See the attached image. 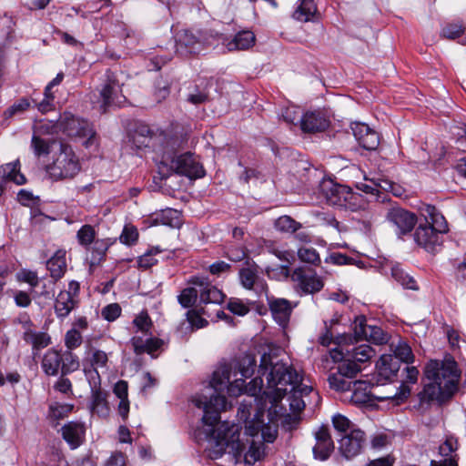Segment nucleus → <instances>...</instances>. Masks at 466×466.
I'll return each instance as SVG.
<instances>
[{
  "label": "nucleus",
  "instance_id": "f257e3e1",
  "mask_svg": "<svg viewBox=\"0 0 466 466\" xmlns=\"http://www.w3.org/2000/svg\"><path fill=\"white\" fill-rule=\"evenodd\" d=\"M259 373L266 376L267 389L263 391L268 400V415L288 430H293L299 422V412L305 408L303 396L311 392L312 388L302 385L301 375L292 366L283 361H273L269 353L260 358Z\"/></svg>",
  "mask_w": 466,
  "mask_h": 466
},
{
  "label": "nucleus",
  "instance_id": "f03ea898",
  "mask_svg": "<svg viewBox=\"0 0 466 466\" xmlns=\"http://www.w3.org/2000/svg\"><path fill=\"white\" fill-rule=\"evenodd\" d=\"M194 404L204 411L202 422L208 427L205 430L207 437L215 443V458L220 457L228 451L233 456L235 463L240 461L243 457L245 463L252 465L262 457L264 451L260 445H256L255 441H252L248 451L243 454L246 445L239 439L238 425L223 421L214 429L220 420V412L226 409L225 396H211L209 401L207 397L200 396L194 400Z\"/></svg>",
  "mask_w": 466,
  "mask_h": 466
},
{
  "label": "nucleus",
  "instance_id": "7ed1b4c3",
  "mask_svg": "<svg viewBox=\"0 0 466 466\" xmlns=\"http://www.w3.org/2000/svg\"><path fill=\"white\" fill-rule=\"evenodd\" d=\"M256 366V359L251 354H245L239 360H234L229 363L220 364L214 370L210 381V387L214 392L208 395H196L193 400L198 397L205 396L209 401L211 396H222L221 392L227 390L230 396H238L243 393L244 386H246L243 378H248L253 375ZM194 402V400H192Z\"/></svg>",
  "mask_w": 466,
  "mask_h": 466
},
{
  "label": "nucleus",
  "instance_id": "20e7f679",
  "mask_svg": "<svg viewBox=\"0 0 466 466\" xmlns=\"http://www.w3.org/2000/svg\"><path fill=\"white\" fill-rule=\"evenodd\" d=\"M80 171L78 156L71 146L63 143L59 151L55 153L53 162L46 167V175L52 181L73 179Z\"/></svg>",
  "mask_w": 466,
  "mask_h": 466
},
{
  "label": "nucleus",
  "instance_id": "39448f33",
  "mask_svg": "<svg viewBox=\"0 0 466 466\" xmlns=\"http://www.w3.org/2000/svg\"><path fill=\"white\" fill-rule=\"evenodd\" d=\"M193 287L184 289L177 299L180 305L185 308L192 307L199 295V300L202 304H221L224 301L225 295L216 286L212 285L207 278L192 277L188 281Z\"/></svg>",
  "mask_w": 466,
  "mask_h": 466
},
{
  "label": "nucleus",
  "instance_id": "423d86ee",
  "mask_svg": "<svg viewBox=\"0 0 466 466\" xmlns=\"http://www.w3.org/2000/svg\"><path fill=\"white\" fill-rule=\"evenodd\" d=\"M461 370L455 359L446 353L439 363V405L451 402L460 391Z\"/></svg>",
  "mask_w": 466,
  "mask_h": 466
},
{
  "label": "nucleus",
  "instance_id": "0eeeda50",
  "mask_svg": "<svg viewBox=\"0 0 466 466\" xmlns=\"http://www.w3.org/2000/svg\"><path fill=\"white\" fill-rule=\"evenodd\" d=\"M58 128L66 136L83 140L82 144L89 148L96 144V132L93 127L85 119L75 116L69 112L61 115Z\"/></svg>",
  "mask_w": 466,
  "mask_h": 466
},
{
  "label": "nucleus",
  "instance_id": "6e6552de",
  "mask_svg": "<svg viewBox=\"0 0 466 466\" xmlns=\"http://www.w3.org/2000/svg\"><path fill=\"white\" fill-rule=\"evenodd\" d=\"M104 76L98 90L99 96L96 101H94L100 113H106L109 108L120 106L126 100L116 75L107 70Z\"/></svg>",
  "mask_w": 466,
  "mask_h": 466
},
{
  "label": "nucleus",
  "instance_id": "1a4fd4ad",
  "mask_svg": "<svg viewBox=\"0 0 466 466\" xmlns=\"http://www.w3.org/2000/svg\"><path fill=\"white\" fill-rule=\"evenodd\" d=\"M352 325L356 340L366 339L377 345L385 344L389 340V335L381 328L367 324L365 316L356 317Z\"/></svg>",
  "mask_w": 466,
  "mask_h": 466
},
{
  "label": "nucleus",
  "instance_id": "9d476101",
  "mask_svg": "<svg viewBox=\"0 0 466 466\" xmlns=\"http://www.w3.org/2000/svg\"><path fill=\"white\" fill-rule=\"evenodd\" d=\"M423 390L419 393L420 405L427 408L437 400V360H431L424 369Z\"/></svg>",
  "mask_w": 466,
  "mask_h": 466
},
{
  "label": "nucleus",
  "instance_id": "9b49d317",
  "mask_svg": "<svg viewBox=\"0 0 466 466\" xmlns=\"http://www.w3.org/2000/svg\"><path fill=\"white\" fill-rule=\"evenodd\" d=\"M170 169L190 179L199 178L205 175L203 167L189 153L174 157L170 163Z\"/></svg>",
  "mask_w": 466,
  "mask_h": 466
},
{
  "label": "nucleus",
  "instance_id": "f8f14e48",
  "mask_svg": "<svg viewBox=\"0 0 466 466\" xmlns=\"http://www.w3.org/2000/svg\"><path fill=\"white\" fill-rule=\"evenodd\" d=\"M291 279L295 281L302 292L313 294L320 291L324 287L322 277L311 269L299 267L294 269Z\"/></svg>",
  "mask_w": 466,
  "mask_h": 466
},
{
  "label": "nucleus",
  "instance_id": "ddd939ff",
  "mask_svg": "<svg viewBox=\"0 0 466 466\" xmlns=\"http://www.w3.org/2000/svg\"><path fill=\"white\" fill-rule=\"evenodd\" d=\"M366 443L364 431L360 430H351L344 434L339 441V451L346 459L350 460L359 455Z\"/></svg>",
  "mask_w": 466,
  "mask_h": 466
},
{
  "label": "nucleus",
  "instance_id": "4468645a",
  "mask_svg": "<svg viewBox=\"0 0 466 466\" xmlns=\"http://www.w3.org/2000/svg\"><path fill=\"white\" fill-rule=\"evenodd\" d=\"M269 416V421L264 423L263 420L256 419L246 423V434L251 437H258L263 441L272 443L278 436V423L273 415Z\"/></svg>",
  "mask_w": 466,
  "mask_h": 466
},
{
  "label": "nucleus",
  "instance_id": "2eb2a0df",
  "mask_svg": "<svg viewBox=\"0 0 466 466\" xmlns=\"http://www.w3.org/2000/svg\"><path fill=\"white\" fill-rule=\"evenodd\" d=\"M387 218L398 228L401 235L411 232L418 220L414 213L400 207L390 208L387 213Z\"/></svg>",
  "mask_w": 466,
  "mask_h": 466
},
{
  "label": "nucleus",
  "instance_id": "dca6fc26",
  "mask_svg": "<svg viewBox=\"0 0 466 466\" xmlns=\"http://www.w3.org/2000/svg\"><path fill=\"white\" fill-rule=\"evenodd\" d=\"M458 449V439L452 434H445L443 442L439 445V466H459Z\"/></svg>",
  "mask_w": 466,
  "mask_h": 466
},
{
  "label": "nucleus",
  "instance_id": "f3484780",
  "mask_svg": "<svg viewBox=\"0 0 466 466\" xmlns=\"http://www.w3.org/2000/svg\"><path fill=\"white\" fill-rule=\"evenodd\" d=\"M330 356L335 362L341 361L338 372L346 378L352 379L361 370L360 365L344 352V347L340 343L330 351Z\"/></svg>",
  "mask_w": 466,
  "mask_h": 466
},
{
  "label": "nucleus",
  "instance_id": "a211bd4d",
  "mask_svg": "<svg viewBox=\"0 0 466 466\" xmlns=\"http://www.w3.org/2000/svg\"><path fill=\"white\" fill-rule=\"evenodd\" d=\"M316 444L313 447L314 457L326 461L334 451V443L327 427L321 426L315 432Z\"/></svg>",
  "mask_w": 466,
  "mask_h": 466
},
{
  "label": "nucleus",
  "instance_id": "6ab92c4d",
  "mask_svg": "<svg viewBox=\"0 0 466 466\" xmlns=\"http://www.w3.org/2000/svg\"><path fill=\"white\" fill-rule=\"evenodd\" d=\"M377 383L393 380L400 370V361L390 354H383L377 362Z\"/></svg>",
  "mask_w": 466,
  "mask_h": 466
},
{
  "label": "nucleus",
  "instance_id": "aec40b11",
  "mask_svg": "<svg viewBox=\"0 0 466 466\" xmlns=\"http://www.w3.org/2000/svg\"><path fill=\"white\" fill-rule=\"evenodd\" d=\"M415 241L430 253H435L437 244V230L434 225L420 223L414 234Z\"/></svg>",
  "mask_w": 466,
  "mask_h": 466
},
{
  "label": "nucleus",
  "instance_id": "412c9836",
  "mask_svg": "<svg viewBox=\"0 0 466 466\" xmlns=\"http://www.w3.org/2000/svg\"><path fill=\"white\" fill-rule=\"evenodd\" d=\"M61 433L71 449H76L85 440L86 428L82 422L69 421L61 428Z\"/></svg>",
  "mask_w": 466,
  "mask_h": 466
},
{
  "label": "nucleus",
  "instance_id": "4be33fe9",
  "mask_svg": "<svg viewBox=\"0 0 466 466\" xmlns=\"http://www.w3.org/2000/svg\"><path fill=\"white\" fill-rule=\"evenodd\" d=\"M328 118L319 111L307 112L300 119V127L303 132L316 133L326 130L329 127Z\"/></svg>",
  "mask_w": 466,
  "mask_h": 466
},
{
  "label": "nucleus",
  "instance_id": "5701e85b",
  "mask_svg": "<svg viewBox=\"0 0 466 466\" xmlns=\"http://www.w3.org/2000/svg\"><path fill=\"white\" fill-rule=\"evenodd\" d=\"M130 342L137 355L143 353L153 355L164 344L162 339L152 337L151 334L148 336L134 335Z\"/></svg>",
  "mask_w": 466,
  "mask_h": 466
},
{
  "label": "nucleus",
  "instance_id": "b1692460",
  "mask_svg": "<svg viewBox=\"0 0 466 466\" xmlns=\"http://www.w3.org/2000/svg\"><path fill=\"white\" fill-rule=\"evenodd\" d=\"M268 304L273 319L280 326L285 327L289 323L292 311L290 302L285 299H273Z\"/></svg>",
  "mask_w": 466,
  "mask_h": 466
},
{
  "label": "nucleus",
  "instance_id": "393cba45",
  "mask_svg": "<svg viewBox=\"0 0 466 466\" xmlns=\"http://www.w3.org/2000/svg\"><path fill=\"white\" fill-rule=\"evenodd\" d=\"M31 326V320L26 319L24 322L25 330L23 334V339L26 343L31 344L35 350L47 347L51 343L50 336L46 332H36L30 329Z\"/></svg>",
  "mask_w": 466,
  "mask_h": 466
},
{
  "label": "nucleus",
  "instance_id": "a878e982",
  "mask_svg": "<svg viewBox=\"0 0 466 466\" xmlns=\"http://www.w3.org/2000/svg\"><path fill=\"white\" fill-rule=\"evenodd\" d=\"M406 379L405 382H402L400 387L397 389V391L394 395H387L381 396V400H396L397 401H402L406 400L410 394V387L406 384L409 383H416L419 376V370L416 367H406Z\"/></svg>",
  "mask_w": 466,
  "mask_h": 466
},
{
  "label": "nucleus",
  "instance_id": "bb28decb",
  "mask_svg": "<svg viewBox=\"0 0 466 466\" xmlns=\"http://www.w3.org/2000/svg\"><path fill=\"white\" fill-rule=\"evenodd\" d=\"M320 188L328 204L338 208L341 206L339 200H342L346 186L334 183L332 180H326L321 183Z\"/></svg>",
  "mask_w": 466,
  "mask_h": 466
},
{
  "label": "nucleus",
  "instance_id": "cd10ccee",
  "mask_svg": "<svg viewBox=\"0 0 466 466\" xmlns=\"http://www.w3.org/2000/svg\"><path fill=\"white\" fill-rule=\"evenodd\" d=\"M374 385L364 381L355 380L353 381L351 390V400L355 403H367L370 401L371 398H377L380 400V397H377L373 392ZM380 400H382L380 399Z\"/></svg>",
  "mask_w": 466,
  "mask_h": 466
},
{
  "label": "nucleus",
  "instance_id": "c85d7f7f",
  "mask_svg": "<svg viewBox=\"0 0 466 466\" xmlns=\"http://www.w3.org/2000/svg\"><path fill=\"white\" fill-rule=\"evenodd\" d=\"M20 169L21 164L19 160L2 165L0 167V177L3 182H13L18 186L25 184L26 178Z\"/></svg>",
  "mask_w": 466,
  "mask_h": 466
},
{
  "label": "nucleus",
  "instance_id": "c756f323",
  "mask_svg": "<svg viewBox=\"0 0 466 466\" xmlns=\"http://www.w3.org/2000/svg\"><path fill=\"white\" fill-rule=\"evenodd\" d=\"M66 250L58 249L46 262V268L50 271V276L56 281L60 279L66 271Z\"/></svg>",
  "mask_w": 466,
  "mask_h": 466
},
{
  "label": "nucleus",
  "instance_id": "7c9ffc66",
  "mask_svg": "<svg viewBox=\"0 0 466 466\" xmlns=\"http://www.w3.org/2000/svg\"><path fill=\"white\" fill-rule=\"evenodd\" d=\"M255 35L251 31H241L233 39L228 40L225 46L230 52L247 50L255 44Z\"/></svg>",
  "mask_w": 466,
  "mask_h": 466
},
{
  "label": "nucleus",
  "instance_id": "2f4dec72",
  "mask_svg": "<svg viewBox=\"0 0 466 466\" xmlns=\"http://www.w3.org/2000/svg\"><path fill=\"white\" fill-rule=\"evenodd\" d=\"M76 299L66 291H60L55 302V312L60 319H64L76 308Z\"/></svg>",
  "mask_w": 466,
  "mask_h": 466
},
{
  "label": "nucleus",
  "instance_id": "473e14b6",
  "mask_svg": "<svg viewBox=\"0 0 466 466\" xmlns=\"http://www.w3.org/2000/svg\"><path fill=\"white\" fill-rule=\"evenodd\" d=\"M61 353L54 349L48 350L42 360V369L46 375L55 376L61 367Z\"/></svg>",
  "mask_w": 466,
  "mask_h": 466
},
{
  "label": "nucleus",
  "instance_id": "72a5a7b5",
  "mask_svg": "<svg viewBox=\"0 0 466 466\" xmlns=\"http://www.w3.org/2000/svg\"><path fill=\"white\" fill-rule=\"evenodd\" d=\"M317 14L313 0H301L293 13V18L300 22L311 21Z\"/></svg>",
  "mask_w": 466,
  "mask_h": 466
},
{
  "label": "nucleus",
  "instance_id": "f704fd0d",
  "mask_svg": "<svg viewBox=\"0 0 466 466\" xmlns=\"http://www.w3.org/2000/svg\"><path fill=\"white\" fill-rule=\"evenodd\" d=\"M344 352L357 363L366 362L374 355L373 349L367 344H361L352 348L351 350L344 349Z\"/></svg>",
  "mask_w": 466,
  "mask_h": 466
},
{
  "label": "nucleus",
  "instance_id": "c9c22d12",
  "mask_svg": "<svg viewBox=\"0 0 466 466\" xmlns=\"http://www.w3.org/2000/svg\"><path fill=\"white\" fill-rule=\"evenodd\" d=\"M275 228L282 233H295L302 225L289 216H281L275 220Z\"/></svg>",
  "mask_w": 466,
  "mask_h": 466
},
{
  "label": "nucleus",
  "instance_id": "e433bc0d",
  "mask_svg": "<svg viewBox=\"0 0 466 466\" xmlns=\"http://www.w3.org/2000/svg\"><path fill=\"white\" fill-rule=\"evenodd\" d=\"M196 37L185 31L182 34H179L177 39V52L180 55H185L186 53H191L194 49V45L197 44Z\"/></svg>",
  "mask_w": 466,
  "mask_h": 466
},
{
  "label": "nucleus",
  "instance_id": "4c0bfd02",
  "mask_svg": "<svg viewBox=\"0 0 466 466\" xmlns=\"http://www.w3.org/2000/svg\"><path fill=\"white\" fill-rule=\"evenodd\" d=\"M133 325L136 329L135 335L141 333L142 336L150 335V329L153 326L152 320L147 311H141L133 319Z\"/></svg>",
  "mask_w": 466,
  "mask_h": 466
},
{
  "label": "nucleus",
  "instance_id": "58836bf2",
  "mask_svg": "<svg viewBox=\"0 0 466 466\" xmlns=\"http://www.w3.org/2000/svg\"><path fill=\"white\" fill-rule=\"evenodd\" d=\"M297 255L299 259L303 263L319 266L321 262L319 252L312 247H300L298 248Z\"/></svg>",
  "mask_w": 466,
  "mask_h": 466
},
{
  "label": "nucleus",
  "instance_id": "ea45409f",
  "mask_svg": "<svg viewBox=\"0 0 466 466\" xmlns=\"http://www.w3.org/2000/svg\"><path fill=\"white\" fill-rule=\"evenodd\" d=\"M96 237L95 228L89 224L83 225L76 232V239L80 246L84 248L89 247Z\"/></svg>",
  "mask_w": 466,
  "mask_h": 466
},
{
  "label": "nucleus",
  "instance_id": "a19ab883",
  "mask_svg": "<svg viewBox=\"0 0 466 466\" xmlns=\"http://www.w3.org/2000/svg\"><path fill=\"white\" fill-rule=\"evenodd\" d=\"M61 357L62 375L71 373L79 369L80 364L78 357L76 354H74L72 350H66L63 354H61Z\"/></svg>",
  "mask_w": 466,
  "mask_h": 466
},
{
  "label": "nucleus",
  "instance_id": "79ce46f5",
  "mask_svg": "<svg viewBox=\"0 0 466 466\" xmlns=\"http://www.w3.org/2000/svg\"><path fill=\"white\" fill-rule=\"evenodd\" d=\"M55 143L54 139H45L39 136L34 135L32 137L31 146L36 157L46 156L50 153L52 145Z\"/></svg>",
  "mask_w": 466,
  "mask_h": 466
},
{
  "label": "nucleus",
  "instance_id": "37998d69",
  "mask_svg": "<svg viewBox=\"0 0 466 466\" xmlns=\"http://www.w3.org/2000/svg\"><path fill=\"white\" fill-rule=\"evenodd\" d=\"M345 376L341 374L334 373L329 376L328 381L329 387L337 391H350L353 381H350L347 380Z\"/></svg>",
  "mask_w": 466,
  "mask_h": 466
},
{
  "label": "nucleus",
  "instance_id": "c03bdc74",
  "mask_svg": "<svg viewBox=\"0 0 466 466\" xmlns=\"http://www.w3.org/2000/svg\"><path fill=\"white\" fill-rule=\"evenodd\" d=\"M92 411L99 416H106L109 409L104 394L100 390H95L92 394Z\"/></svg>",
  "mask_w": 466,
  "mask_h": 466
},
{
  "label": "nucleus",
  "instance_id": "a18cd8bd",
  "mask_svg": "<svg viewBox=\"0 0 466 466\" xmlns=\"http://www.w3.org/2000/svg\"><path fill=\"white\" fill-rule=\"evenodd\" d=\"M391 275L404 288L413 290L418 289L416 280L405 273L401 268L398 267L392 268Z\"/></svg>",
  "mask_w": 466,
  "mask_h": 466
},
{
  "label": "nucleus",
  "instance_id": "49530a36",
  "mask_svg": "<svg viewBox=\"0 0 466 466\" xmlns=\"http://www.w3.org/2000/svg\"><path fill=\"white\" fill-rule=\"evenodd\" d=\"M74 406L67 403H53L49 406V417L59 420L68 416Z\"/></svg>",
  "mask_w": 466,
  "mask_h": 466
},
{
  "label": "nucleus",
  "instance_id": "de8ad7c7",
  "mask_svg": "<svg viewBox=\"0 0 466 466\" xmlns=\"http://www.w3.org/2000/svg\"><path fill=\"white\" fill-rule=\"evenodd\" d=\"M393 357L405 363H410L414 360L411 348L404 341H400L395 347Z\"/></svg>",
  "mask_w": 466,
  "mask_h": 466
},
{
  "label": "nucleus",
  "instance_id": "09e8293b",
  "mask_svg": "<svg viewBox=\"0 0 466 466\" xmlns=\"http://www.w3.org/2000/svg\"><path fill=\"white\" fill-rule=\"evenodd\" d=\"M258 279V271L253 268H245L239 271L241 285L247 289H252Z\"/></svg>",
  "mask_w": 466,
  "mask_h": 466
},
{
  "label": "nucleus",
  "instance_id": "8fccbe9b",
  "mask_svg": "<svg viewBox=\"0 0 466 466\" xmlns=\"http://www.w3.org/2000/svg\"><path fill=\"white\" fill-rule=\"evenodd\" d=\"M450 132L455 139L458 149L466 152V125L464 127L451 126Z\"/></svg>",
  "mask_w": 466,
  "mask_h": 466
},
{
  "label": "nucleus",
  "instance_id": "3c124183",
  "mask_svg": "<svg viewBox=\"0 0 466 466\" xmlns=\"http://www.w3.org/2000/svg\"><path fill=\"white\" fill-rule=\"evenodd\" d=\"M82 335L76 328H72L65 335V345L67 350H73L78 348L82 344Z\"/></svg>",
  "mask_w": 466,
  "mask_h": 466
},
{
  "label": "nucleus",
  "instance_id": "603ef678",
  "mask_svg": "<svg viewBox=\"0 0 466 466\" xmlns=\"http://www.w3.org/2000/svg\"><path fill=\"white\" fill-rule=\"evenodd\" d=\"M160 251L161 250L158 248H152L147 250L145 254L138 258V267L142 268H148L155 265L157 262V259L155 258V256L160 253Z\"/></svg>",
  "mask_w": 466,
  "mask_h": 466
},
{
  "label": "nucleus",
  "instance_id": "864d4df0",
  "mask_svg": "<svg viewBox=\"0 0 466 466\" xmlns=\"http://www.w3.org/2000/svg\"><path fill=\"white\" fill-rule=\"evenodd\" d=\"M263 386V380L260 377L253 379L248 385L244 386L243 392H246L248 396L254 397L255 401H258V395L261 392ZM260 400L258 405H260Z\"/></svg>",
  "mask_w": 466,
  "mask_h": 466
},
{
  "label": "nucleus",
  "instance_id": "5fc2aeb1",
  "mask_svg": "<svg viewBox=\"0 0 466 466\" xmlns=\"http://www.w3.org/2000/svg\"><path fill=\"white\" fill-rule=\"evenodd\" d=\"M465 27L460 24H449L442 28V36L447 39H456L463 35Z\"/></svg>",
  "mask_w": 466,
  "mask_h": 466
},
{
  "label": "nucleus",
  "instance_id": "6e6d98bb",
  "mask_svg": "<svg viewBox=\"0 0 466 466\" xmlns=\"http://www.w3.org/2000/svg\"><path fill=\"white\" fill-rule=\"evenodd\" d=\"M369 207V200L360 193L354 192L351 196L348 208L350 211L366 210Z\"/></svg>",
  "mask_w": 466,
  "mask_h": 466
},
{
  "label": "nucleus",
  "instance_id": "4d7b16f0",
  "mask_svg": "<svg viewBox=\"0 0 466 466\" xmlns=\"http://www.w3.org/2000/svg\"><path fill=\"white\" fill-rule=\"evenodd\" d=\"M163 223L172 228H178L181 225V214L176 209H167L162 214Z\"/></svg>",
  "mask_w": 466,
  "mask_h": 466
},
{
  "label": "nucleus",
  "instance_id": "13d9d810",
  "mask_svg": "<svg viewBox=\"0 0 466 466\" xmlns=\"http://www.w3.org/2000/svg\"><path fill=\"white\" fill-rule=\"evenodd\" d=\"M332 423L334 428L343 433H349L353 429L350 420L341 414H336L332 417Z\"/></svg>",
  "mask_w": 466,
  "mask_h": 466
},
{
  "label": "nucleus",
  "instance_id": "bf43d9fd",
  "mask_svg": "<svg viewBox=\"0 0 466 466\" xmlns=\"http://www.w3.org/2000/svg\"><path fill=\"white\" fill-rule=\"evenodd\" d=\"M92 244H94L93 253H96L92 258V264H97L104 259L108 245L102 239H96Z\"/></svg>",
  "mask_w": 466,
  "mask_h": 466
},
{
  "label": "nucleus",
  "instance_id": "052dcab7",
  "mask_svg": "<svg viewBox=\"0 0 466 466\" xmlns=\"http://www.w3.org/2000/svg\"><path fill=\"white\" fill-rule=\"evenodd\" d=\"M228 309L235 315L245 316L249 312V307L239 299H230Z\"/></svg>",
  "mask_w": 466,
  "mask_h": 466
},
{
  "label": "nucleus",
  "instance_id": "680f3d73",
  "mask_svg": "<svg viewBox=\"0 0 466 466\" xmlns=\"http://www.w3.org/2000/svg\"><path fill=\"white\" fill-rule=\"evenodd\" d=\"M30 106V103L27 99L22 98L16 103H15L13 106L8 107L5 113L4 116L5 118H9L14 116L15 115L21 114L25 112Z\"/></svg>",
  "mask_w": 466,
  "mask_h": 466
},
{
  "label": "nucleus",
  "instance_id": "e2e57ef3",
  "mask_svg": "<svg viewBox=\"0 0 466 466\" xmlns=\"http://www.w3.org/2000/svg\"><path fill=\"white\" fill-rule=\"evenodd\" d=\"M359 144L367 150H375L380 144V137L375 130H371Z\"/></svg>",
  "mask_w": 466,
  "mask_h": 466
},
{
  "label": "nucleus",
  "instance_id": "0e129e2a",
  "mask_svg": "<svg viewBox=\"0 0 466 466\" xmlns=\"http://www.w3.org/2000/svg\"><path fill=\"white\" fill-rule=\"evenodd\" d=\"M138 238V232L135 227L126 226L119 237L120 242L126 245H133Z\"/></svg>",
  "mask_w": 466,
  "mask_h": 466
},
{
  "label": "nucleus",
  "instance_id": "69168bd1",
  "mask_svg": "<svg viewBox=\"0 0 466 466\" xmlns=\"http://www.w3.org/2000/svg\"><path fill=\"white\" fill-rule=\"evenodd\" d=\"M120 314L121 308L117 303L109 304L106 306L101 311L102 317L108 321L116 320L120 316Z\"/></svg>",
  "mask_w": 466,
  "mask_h": 466
},
{
  "label": "nucleus",
  "instance_id": "338daca9",
  "mask_svg": "<svg viewBox=\"0 0 466 466\" xmlns=\"http://www.w3.org/2000/svg\"><path fill=\"white\" fill-rule=\"evenodd\" d=\"M226 254L234 262H239L247 257V251L242 246H230L228 248Z\"/></svg>",
  "mask_w": 466,
  "mask_h": 466
},
{
  "label": "nucleus",
  "instance_id": "774afa93",
  "mask_svg": "<svg viewBox=\"0 0 466 466\" xmlns=\"http://www.w3.org/2000/svg\"><path fill=\"white\" fill-rule=\"evenodd\" d=\"M108 360L107 354L100 350H94L90 359L92 366L96 368H104Z\"/></svg>",
  "mask_w": 466,
  "mask_h": 466
}]
</instances>
